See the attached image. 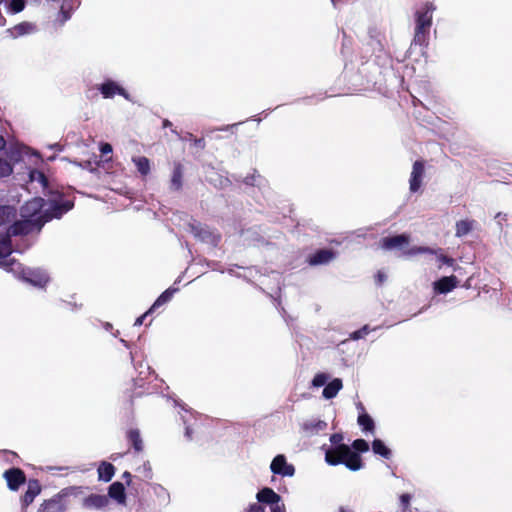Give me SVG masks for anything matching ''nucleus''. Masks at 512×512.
<instances>
[{
  "label": "nucleus",
  "mask_w": 512,
  "mask_h": 512,
  "mask_svg": "<svg viewBox=\"0 0 512 512\" xmlns=\"http://www.w3.org/2000/svg\"><path fill=\"white\" fill-rule=\"evenodd\" d=\"M409 243V236L406 234L396 235L393 237H385L381 240V247L385 250H393L401 248Z\"/></svg>",
  "instance_id": "nucleus-12"
},
{
  "label": "nucleus",
  "mask_w": 512,
  "mask_h": 512,
  "mask_svg": "<svg viewBox=\"0 0 512 512\" xmlns=\"http://www.w3.org/2000/svg\"><path fill=\"white\" fill-rule=\"evenodd\" d=\"M172 132H173L174 134H176L177 136H179L178 132H177L175 129H173V130H172Z\"/></svg>",
  "instance_id": "nucleus-62"
},
{
  "label": "nucleus",
  "mask_w": 512,
  "mask_h": 512,
  "mask_svg": "<svg viewBox=\"0 0 512 512\" xmlns=\"http://www.w3.org/2000/svg\"><path fill=\"white\" fill-rule=\"evenodd\" d=\"M50 147L51 148H57V147H59V145L58 144H54V145H51Z\"/></svg>",
  "instance_id": "nucleus-61"
},
{
  "label": "nucleus",
  "mask_w": 512,
  "mask_h": 512,
  "mask_svg": "<svg viewBox=\"0 0 512 512\" xmlns=\"http://www.w3.org/2000/svg\"><path fill=\"white\" fill-rule=\"evenodd\" d=\"M187 139H189V140L193 141V139H194V138H193V135H192V134H188Z\"/></svg>",
  "instance_id": "nucleus-58"
},
{
  "label": "nucleus",
  "mask_w": 512,
  "mask_h": 512,
  "mask_svg": "<svg viewBox=\"0 0 512 512\" xmlns=\"http://www.w3.org/2000/svg\"><path fill=\"white\" fill-rule=\"evenodd\" d=\"M99 91L104 98H112L114 95L118 94L123 96L126 100H131L130 95L126 92V90L112 80H107L102 83L99 87Z\"/></svg>",
  "instance_id": "nucleus-8"
},
{
  "label": "nucleus",
  "mask_w": 512,
  "mask_h": 512,
  "mask_svg": "<svg viewBox=\"0 0 512 512\" xmlns=\"http://www.w3.org/2000/svg\"><path fill=\"white\" fill-rule=\"evenodd\" d=\"M151 312H145L143 315H141L140 317H138L136 320H135V323H134V326H140L143 324L144 322V319L146 318V316L148 314H150Z\"/></svg>",
  "instance_id": "nucleus-46"
},
{
  "label": "nucleus",
  "mask_w": 512,
  "mask_h": 512,
  "mask_svg": "<svg viewBox=\"0 0 512 512\" xmlns=\"http://www.w3.org/2000/svg\"><path fill=\"white\" fill-rule=\"evenodd\" d=\"M15 217V209L11 206H0V226L12 221Z\"/></svg>",
  "instance_id": "nucleus-26"
},
{
  "label": "nucleus",
  "mask_w": 512,
  "mask_h": 512,
  "mask_svg": "<svg viewBox=\"0 0 512 512\" xmlns=\"http://www.w3.org/2000/svg\"><path fill=\"white\" fill-rule=\"evenodd\" d=\"M115 473V468L111 463L108 462H101V464L98 467V478L101 481L109 482Z\"/></svg>",
  "instance_id": "nucleus-21"
},
{
  "label": "nucleus",
  "mask_w": 512,
  "mask_h": 512,
  "mask_svg": "<svg viewBox=\"0 0 512 512\" xmlns=\"http://www.w3.org/2000/svg\"><path fill=\"white\" fill-rule=\"evenodd\" d=\"M67 494L64 490L52 497L49 500H46L40 507L39 512H66L67 506L64 502V496Z\"/></svg>",
  "instance_id": "nucleus-7"
},
{
  "label": "nucleus",
  "mask_w": 512,
  "mask_h": 512,
  "mask_svg": "<svg viewBox=\"0 0 512 512\" xmlns=\"http://www.w3.org/2000/svg\"><path fill=\"white\" fill-rule=\"evenodd\" d=\"M41 487L37 480H30L28 483L27 490L22 498L23 506L26 507L30 505L35 497L40 493Z\"/></svg>",
  "instance_id": "nucleus-16"
},
{
  "label": "nucleus",
  "mask_w": 512,
  "mask_h": 512,
  "mask_svg": "<svg viewBox=\"0 0 512 512\" xmlns=\"http://www.w3.org/2000/svg\"><path fill=\"white\" fill-rule=\"evenodd\" d=\"M376 279L379 284H382L386 280V275L383 272H378Z\"/></svg>",
  "instance_id": "nucleus-49"
},
{
  "label": "nucleus",
  "mask_w": 512,
  "mask_h": 512,
  "mask_svg": "<svg viewBox=\"0 0 512 512\" xmlns=\"http://www.w3.org/2000/svg\"><path fill=\"white\" fill-rule=\"evenodd\" d=\"M182 166L177 163L174 166L172 178H171V187L175 190H179L182 186Z\"/></svg>",
  "instance_id": "nucleus-27"
},
{
  "label": "nucleus",
  "mask_w": 512,
  "mask_h": 512,
  "mask_svg": "<svg viewBox=\"0 0 512 512\" xmlns=\"http://www.w3.org/2000/svg\"><path fill=\"white\" fill-rule=\"evenodd\" d=\"M271 512H286L284 504L278 503L277 505L271 506Z\"/></svg>",
  "instance_id": "nucleus-45"
},
{
  "label": "nucleus",
  "mask_w": 512,
  "mask_h": 512,
  "mask_svg": "<svg viewBox=\"0 0 512 512\" xmlns=\"http://www.w3.org/2000/svg\"><path fill=\"white\" fill-rule=\"evenodd\" d=\"M247 512H265V510L261 505L254 503V504L250 505Z\"/></svg>",
  "instance_id": "nucleus-43"
},
{
  "label": "nucleus",
  "mask_w": 512,
  "mask_h": 512,
  "mask_svg": "<svg viewBox=\"0 0 512 512\" xmlns=\"http://www.w3.org/2000/svg\"><path fill=\"white\" fill-rule=\"evenodd\" d=\"M193 142H194V145L197 146V147H200V148H204L205 147V141L203 138H199V139H193Z\"/></svg>",
  "instance_id": "nucleus-47"
},
{
  "label": "nucleus",
  "mask_w": 512,
  "mask_h": 512,
  "mask_svg": "<svg viewBox=\"0 0 512 512\" xmlns=\"http://www.w3.org/2000/svg\"><path fill=\"white\" fill-rule=\"evenodd\" d=\"M100 151L102 154H110L113 151L112 146L109 143H102L100 146Z\"/></svg>",
  "instance_id": "nucleus-41"
},
{
  "label": "nucleus",
  "mask_w": 512,
  "mask_h": 512,
  "mask_svg": "<svg viewBox=\"0 0 512 512\" xmlns=\"http://www.w3.org/2000/svg\"><path fill=\"white\" fill-rule=\"evenodd\" d=\"M331 2L333 3V5L335 6L336 4V0H331Z\"/></svg>",
  "instance_id": "nucleus-63"
},
{
  "label": "nucleus",
  "mask_w": 512,
  "mask_h": 512,
  "mask_svg": "<svg viewBox=\"0 0 512 512\" xmlns=\"http://www.w3.org/2000/svg\"><path fill=\"white\" fill-rule=\"evenodd\" d=\"M75 9L76 6L72 0H63L55 21L61 26L64 25L71 18Z\"/></svg>",
  "instance_id": "nucleus-13"
},
{
  "label": "nucleus",
  "mask_w": 512,
  "mask_h": 512,
  "mask_svg": "<svg viewBox=\"0 0 512 512\" xmlns=\"http://www.w3.org/2000/svg\"><path fill=\"white\" fill-rule=\"evenodd\" d=\"M410 495L409 494H402L401 497H400V501L402 503V505L406 508L409 503H410Z\"/></svg>",
  "instance_id": "nucleus-44"
},
{
  "label": "nucleus",
  "mask_w": 512,
  "mask_h": 512,
  "mask_svg": "<svg viewBox=\"0 0 512 512\" xmlns=\"http://www.w3.org/2000/svg\"><path fill=\"white\" fill-rule=\"evenodd\" d=\"M352 447L359 452H366L369 450L368 443L363 439H357L353 442Z\"/></svg>",
  "instance_id": "nucleus-38"
},
{
  "label": "nucleus",
  "mask_w": 512,
  "mask_h": 512,
  "mask_svg": "<svg viewBox=\"0 0 512 512\" xmlns=\"http://www.w3.org/2000/svg\"><path fill=\"white\" fill-rule=\"evenodd\" d=\"M109 504V498L102 494H90L82 500V506L86 509H104Z\"/></svg>",
  "instance_id": "nucleus-10"
},
{
  "label": "nucleus",
  "mask_w": 512,
  "mask_h": 512,
  "mask_svg": "<svg viewBox=\"0 0 512 512\" xmlns=\"http://www.w3.org/2000/svg\"><path fill=\"white\" fill-rule=\"evenodd\" d=\"M441 250H434V255H435V258H436V261L439 263V268L444 264V265H447V266H453L454 265V259L453 258H450V257H447L441 253H439Z\"/></svg>",
  "instance_id": "nucleus-34"
},
{
  "label": "nucleus",
  "mask_w": 512,
  "mask_h": 512,
  "mask_svg": "<svg viewBox=\"0 0 512 512\" xmlns=\"http://www.w3.org/2000/svg\"><path fill=\"white\" fill-rule=\"evenodd\" d=\"M25 8L24 0H9L8 2V11L10 13L16 14L21 12Z\"/></svg>",
  "instance_id": "nucleus-33"
},
{
  "label": "nucleus",
  "mask_w": 512,
  "mask_h": 512,
  "mask_svg": "<svg viewBox=\"0 0 512 512\" xmlns=\"http://www.w3.org/2000/svg\"><path fill=\"white\" fill-rule=\"evenodd\" d=\"M423 253L433 254L434 250H432L431 248H428V247H413L406 252V254L410 255V256L416 255V254H423Z\"/></svg>",
  "instance_id": "nucleus-39"
},
{
  "label": "nucleus",
  "mask_w": 512,
  "mask_h": 512,
  "mask_svg": "<svg viewBox=\"0 0 512 512\" xmlns=\"http://www.w3.org/2000/svg\"><path fill=\"white\" fill-rule=\"evenodd\" d=\"M371 331L368 325L363 326L361 329L354 331L350 337L353 340H359L364 338Z\"/></svg>",
  "instance_id": "nucleus-36"
},
{
  "label": "nucleus",
  "mask_w": 512,
  "mask_h": 512,
  "mask_svg": "<svg viewBox=\"0 0 512 512\" xmlns=\"http://www.w3.org/2000/svg\"><path fill=\"white\" fill-rule=\"evenodd\" d=\"M372 450L375 454H379L386 459H389L391 456L390 449L387 448L385 444L379 439H375L372 442Z\"/></svg>",
  "instance_id": "nucleus-30"
},
{
  "label": "nucleus",
  "mask_w": 512,
  "mask_h": 512,
  "mask_svg": "<svg viewBox=\"0 0 512 512\" xmlns=\"http://www.w3.org/2000/svg\"><path fill=\"white\" fill-rule=\"evenodd\" d=\"M171 125H172V123L169 120L165 119L163 121V127L164 128L170 127Z\"/></svg>",
  "instance_id": "nucleus-54"
},
{
  "label": "nucleus",
  "mask_w": 512,
  "mask_h": 512,
  "mask_svg": "<svg viewBox=\"0 0 512 512\" xmlns=\"http://www.w3.org/2000/svg\"><path fill=\"white\" fill-rule=\"evenodd\" d=\"M15 251L22 252V251H23V249L16 247V248H15Z\"/></svg>",
  "instance_id": "nucleus-60"
},
{
  "label": "nucleus",
  "mask_w": 512,
  "mask_h": 512,
  "mask_svg": "<svg viewBox=\"0 0 512 512\" xmlns=\"http://www.w3.org/2000/svg\"><path fill=\"white\" fill-rule=\"evenodd\" d=\"M342 381L339 378H336L329 382L325 388L323 389L322 395L325 399L334 398L338 392L342 389Z\"/></svg>",
  "instance_id": "nucleus-20"
},
{
  "label": "nucleus",
  "mask_w": 512,
  "mask_h": 512,
  "mask_svg": "<svg viewBox=\"0 0 512 512\" xmlns=\"http://www.w3.org/2000/svg\"><path fill=\"white\" fill-rule=\"evenodd\" d=\"M120 341H121V343H123V345H124L125 347H127V348L129 347V344H128V342H127L126 340L121 339Z\"/></svg>",
  "instance_id": "nucleus-56"
},
{
  "label": "nucleus",
  "mask_w": 512,
  "mask_h": 512,
  "mask_svg": "<svg viewBox=\"0 0 512 512\" xmlns=\"http://www.w3.org/2000/svg\"><path fill=\"white\" fill-rule=\"evenodd\" d=\"M475 224L476 222L470 219H464L456 222V237L461 238L470 233L473 230Z\"/></svg>",
  "instance_id": "nucleus-22"
},
{
  "label": "nucleus",
  "mask_w": 512,
  "mask_h": 512,
  "mask_svg": "<svg viewBox=\"0 0 512 512\" xmlns=\"http://www.w3.org/2000/svg\"><path fill=\"white\" fill-rule=\"evenodd\" d=\"M73 202L65 199L59 192H51L48 200L37 197L25 203L21 209V215L24 217L22 221H31L34 224L32 232L35 229L40 230L37 222L40 218L49 221L52 218H60L63 214L71 210Z\"/></svg>",
  "instance_id": "nucleus-2"
},
{
  "label": "nucleus",
  "mask_w": 512,
  "mask_h": 512,
  "mask_svg": "<svg viewBox=\"0 0 512 512\" xmlns=\"http://www.w3.org/2000/svg\"><path fill=\"white\" fill-rule=\"evenodd\" d=\"M33 227L31 221H16L5 233L0 234V266L34 286L43 287L48 282V276L44 271L24 268L21 263L10 257L13 252L12 237L27 235Z\"/></svg>",
  "instance_id": "nucleus-1"
},
{
  "label": "nucleus",
  "mask_w": 512,
  "mask_h": 512,
  "mask_svg": "<svg viewBox=\"0 0 512 512\" xmlns=\"http://www.w3.org/2000/svg\"><path fill=\"white\" fill-rule=\"evenodd\" d=\"M328 379H329V376L325 373L316 374L312 380V386L313 387L324 386L326 384V382L328 381Z\"/></svg>",
  "instance_id": "nucleus-35"
},
{
  "label": "nucleus",
  "mask_w": 512,
  "mask_h": 512,
  "mask_svg": "<svg viewBox=\"0 0 512 512\" xmlns=\"http://www.w3.org/2000/svg\"><path fill=\"white\" fill-rule=\"evenodd\" d=\"M141 469H142L143 476L145 478H147V479L152 478V469H151L149 462H145Z\"/></svg>",
  "instance_id": "nucleus-40"
},
{
  "label": "nucleus",
  "mask_w": 512,
  "mask_h": 512,
  "mask_svg": "<svg viewBox=\"0 0 512 512\" xmlns=\"http://www.w3.org/2000/svg\"><path fill=\"white\" fill-rule=\"evenodd\" d=\"M270 470L273 474L282 477H292L295 474V467L287 462L286 456L283 454H278L273 458Z\"/></svg>",
  "instance_id": "nucleus-5"
},
{
  "label": "nucleus",
  "mask_w": 512,
  "mask_h": 512,
  "mask_svg": "<svg viewBox=\"0 0 512 512\" xmlns=\"http://www.w3.org/2000/svg\"><path fill=\"white\" fill-rule=\"evenodd\" d=\"M156 489H159L161 492H163L164 494H166L165 490L163 489V487L161 486H157Z\"/></svg>",
  "instance_id": "nucleus-57"
},
{
  "label": "nucleus",
  "mask_w": 512,
  "mask_h": 512,
  "mask_svg": "<svg viewBox=\"0 0 512 512\" xmlns=\"http://www.w3.org/2000/svg\"><path fill=\"white\" fill-rule=\"evenodd\" d=\"M339 512H353L351 509L349 508H346V507H340L339 508Z\"/></svg>",
  "instance_id": "nucleus-55"
},
{
  "label": "nucleus",
  "mask_w": 512,
  "mask_h": 512,
  "mask_svg": "<svg viewBox=\"0 0 512 512\" xmlns=\"http://www.w3.org/2000/svg\"><path fill=\"white\" fill-rule=\"evenodd\" d=\"M133 163L135 164L138 172L142 176H146L150 172V160L147 157L139 156L132 158Z\"/></svg>",
  "instance_id": "nucleus-25"
},
{
  "label": "nucleus",
  "mask_w": 512,
  "mask_h": 512,
  "mask_svg": "<svg viewBox=\"0 0 512 512\" xmlns=\"http://www.w3.org/2000/svg\"><path fill=\"white\" fill-rule=\"evenodd\" d=\"M12 172V164L0 157V178L8 177L12 174Z\"/></svg>",
  "instance_id": "nucleus-32"
},
{
  "label": "nucleus",
  "mask_w": 512,
  "mask_h": 512,
  "mask_svg": "<svg viewBox=\"0 0 512 512\" xmlns=\"http://www.w3.org/2000/svg\"><path fill=\"white\" fill-rule=\"evenodd\" d=\"M6 145V141L4 138L0 135V150H2Z\"/></svg>",
  "instance_id": "nucleus-52"
},
{
  "label": "nucleus",
  "mask_w": 512,
  "mask_h": 512,
  "mask_svg": "<svg viewBox=\"0 0 512 512\" xmlns=\"http://www.w3.org/2000/svg\"><path fill=\"white\" fill-rule=\"evenodd\" d=\"M185 436L188 438V439H191V429L190 427L186 426L185 428Z\"/></svg>",
  "instance_id": "nucleus-50"
},
{
  "label": "nucleus",
  "mask_w": 512,
  "mask_h": 512,
  "mask_svg": "<svg viewBox=\"0 0 512 512\" xmlns=\"http://www.w3.org/2000/svg\"><path fill=\"white\" fill-rule=\"evenodd\" d=\"M257 500L261 503L277 505L280 503L281 497L271 488H263L257 493Z\"/></svg>",
  "instance_id": "nucleus-17"
},
{
  "label": "nucleus",
  "mask_w": 512,
  "mask_h": 512,
  "mask_svg": "<svg viewBox=\"0 0 512 512\" xmlns=\"http://www.w3.org/2000/svg\"><path fill=\"white\" fill-rule=\"evenodd\" d=\"M29 179L31 183H39L44 190L48 188V180L44 173H42L41 171H38L36 169L31 170L29 172Z\"/></svg>",
  "instance_id": "nucleus-29"
},
{
  "label": "nucleus",
  "mask_w": 512,
  "mask_h": 512,
  "mask_svg": "<svg viewBox=\"0 0 512 512\" xmlns=\"http://www.w3.org/2000/svg\"><path fill=\"white\" fill-rule=\"evenodd\" d=\"M435 7L431 3H426L416 14L415 41L423 42L426 34L429 32L432 14Z\"/></svg>",
  "instance_id": "nucleus-4"
},
{
  "label": "nucleus",
  "mask_w": 512,
  "mask_h": 512,
  "mask_svg": "<svg viewBox=\"0 0 512 512\" xmlns=\"http://www.w3.org/2000/svg\"><path fill=\"white\" fill-rule=\"evenodd\" d=\"M177 291V289L175 288H168L167 290H165L156 300L155 302L153 303V305L150 307V309L148 310V312H153L154 310H156L158 307L168 303L174 293Z\"/></svg>",
  "instance_id": "nucleus-24"
},
{
  "label": "nucleus",
  "mask_w": 512,
  "mask_h": 512,
  "mask_svg": "<svg viewBox=\"0 0 512 512\" xmlns=\"http://www.w3.org/2000/svg\"><path fill=\"white\" fill-rule=\"evenodd\" d=\"M338 457L331 459V454L326 457V462L330 465H337L340 463L345 464L347 468L352 471H357L362 468V460L358 453L353 452L349 446L340 444L337 446Z\"/></svg>",
  "instance_id": "nucleus-3"
},
{
  "label": "nucleus",
  "mask_w": 512,
  "mask_h": 512,
  "mask_svg": "<svg viewBox=\"0 0 512 512\" xmlns=\"http://www.w3.org/2000/svg\"><path fill=\"white\" fill-rule=\"evenodd\" d=\"M327 423L319 419H309L303 422L301 429L307 436H313L325 430Z\"/></svg>",
  "instance_id": "nucleus-14"
},
{
  "label": "nucleus",
  "mask_w": 512,
  "mask_h": 512,
  "mask_svg": "<svg viewBox=\"0 0 512 512\" xmlns=\"http://www.w3.org/2000/svg\"><path fill=\"white\" fill-rule=\"evenodd\" d=\"M108 495L118 503L124 504L126 499L124 485L121 482L112 483L109 487Z\"/></svg>",
  "instance_id": "nucleus-18"
},
{
  "label": "nucleus",
  "mask_w": 512,
  "mask_h": 512,
  "mask_svg": "<svg viewBox=\"0 0 512 512\" xmlns=\"http://www.w3.org/2000/svg\"><path fill=\"white\" fill-rule=\"evenodd\" d=\"M4 478L11 490H17L25 482V474L18 468H12L4 472Z\"/></svg>",
  "instance_id": "nucleus-11"
},
{
  "label": "nucleus",
  "mask_w": 512,
  "mask_h": 512,
  "mask_svg": "<svg viewBox=\"0 0 512 512\" xmlns=\"http://www.w3.org/2000/svg\"><path fill=\"white\" fill-rule=\"evenodd\" d=\"M244 182L246 184H248V185L261 186L262 182H263V179H262V177L259 174L254 173L251 176H247L245 178Z\"/></svg>",
  "instance_id": "nucleus-37"
},
{
  "label": "nucleus",
  "mask_w": 512,
  "mask_h": 512,
  "mask_svg": "<svg viewBox=\"0 0 512 512\" xmlns=\"http://www.w3.org/2000/svg\"><path fill=\"white\" fill-rule=\"evenodd\" d=\"M357 407H358L359 409H361L362 411L364 410V408H363V406H362V404H361V403H359Z\"/></svg>",
  "instance_id": "nucleus-59"
},
{
  "label": "nucleus",
  "mask_w": 512,
  "mask_h": 512,
  "mask_svg": "<svg viewBox=\"0 0 512 512\" xmlns=\"http://www.w3.org/2000/svg\"><path fill=\"white\" fill-rule=\"evenodd\" d=\"M234 126H236V124L227 125L225 127L219 128L218 130H220V131H227L228 129L233 128Z\"/></svg>",
  "instance_id": "nucleus-53"
},
{
  "label": "nucleus",
  "mask_w": 512,
  "mask_h": 512,
  "mask_svg": "<svg viewBox=\"0 0 512 512\" xmlns=\"http://www.w3.org/2000/svg\"><path fill=\"white\" fill-rule=\"evenodd\" d=\"M127 437L131 442L133 448L137 452H141L143 450V441L140 437V433L136 429H132L128 432Z\"/></svg>",
  "instance_id": "nucleus-28"
},
{
  "label": "nucleus",
  "mask_w": 512,
  "mask_h": 512,
  "mask_svg": "<svg viewBox=\"0 0 512 512\" xmlns=\"http://www.w3.org/2000/svg\"><path fill=\"white\" fill-rule=\"evenodd\" d=\"M424 176V164L421 161H416L413 164L412 172L409 180V189L411 192H417L422 184Z\"/></svg>",
  "instance_id": "nucleus-9"
},
{
  "label": "nucleus",
  "mask_w": 512,
  "mask_h": 512,
  "mask_svg": "<svg viewBox=\"0 0 512 512\" xmlns=\"http://www.w3.org/2000/svg\"><path fill=\"white\" fill-rule=\"evenodd\" d=\"M335 258V254L330 250H320L316 252L311 258H310V264L311 265H321V264H327L331 260Z\"/></svg>",
  "instance_id": "nucleus-19"
},
{
  "label": "nucleus",
  "mask_w": 512,
  "mask_h": 512,
  "mask_svg": "<svg viewBox=\"0 0 512 512\" xmlns=\"http://www.w3.org/2000/svg\"><path fill=\"white\" fill-rule=\"evenodd\" d=\"M328 454H331V459H336V457H338L337 447L335 449H330L326 451L325 458L327 457Z\"/></svg>",
  "instance_id": "nucleus-48"
},
{
  "label": "nucleus",
  "mask_w": 512,
  "mask_h": 512,
  "mask_svg": "<svg viewBox=\"0 0 512 512\" xmlns=\"http://www.w3.org/2000/svg\"><path fill=\"white\" fill-rule=\"evenodd\" d=\"M191 231L196 238L213 246H216L220 240V236L218 234L200 223L191 225Z\"/></svg>",
  "instance_id": "nucleus-6"
},
{
  "label": "nucleus",
  "mask_w": 512,
  "mask_h": 512,
  "mask_svg": "<svg viewBox=\"0 0 512 512\" xmlns=\"http://www.w3.org/2000/svg\"><path fill=\"white\" fill-rule=\"evenodd\" d=\"M342 439H343V436L338 433H335V434L331 435V437H330V441L334 445H338L342 441Z\"/></svg>",
  "instance_id": "nucleus-42"
},
{
  "label": "nucleus",
  "mask_w": 512,
  "mask_h": 512,
  "mask_svg": "<svg viewBox=\"0 0 512 512\" xmlns=\"http://www.w3.org/2000/svg\"><path fill=\"white\" fill-rule=\"evenodd\" d=\"M36 30L34 24L30 22H22L20 24L15 25L10 31L13 37H19L26 34L33 33Z\"/></svg>",
  "instance_id": "nucleus-23"
},
{
  "label": "nucleus",
  "mask_w": 512,
  "mask_h": 512,
  "mask_svg": "<svg viewBox=\"0 0 512 512\" xmlns=\"http://www.w3.org/2000/svg\"><path fill=\"white\" fill-rule=\"evenodd\" d=\"M123 478H125L127 480V483L129 484L130 480H131V474L129 472H124L123 474Z\"/></svg>",
  "instance_id": "nucleus-51"
},
{
  "label": "nucleus",
  "mask_w": 512,
  "mask_h": 512,
  "mask_svg": "<svg viewBox=\"0 0 512 512\" xmlns=\"http://www.w3.org/2000/svg\"><path fill=\"white\" fill-rule=\"evenodd\" d=\"M358 423L365 431H373L374 429V422L372 418L366 413H361L358 416Z\"/></svg>",
  "instance_id": "nucleus-31"
},
{
  "label": "nucleus",
  "mask_w": 512,
  "mask_h": 512,
  "mask_svg": "<svg viewBox=\"0 0 512 512\" xmlns=\"http://www.w3.org/2000/svg\"><path fill=\"white\" fill-rule=\"evenodd\" d=\"M458 284V280L455 276L442 277L438 281L434 282V289L438 293L445 294L452 291Z\"/></svg>",
  "instance_id": "nucleus-15"
}]
</instances>
